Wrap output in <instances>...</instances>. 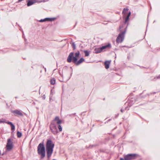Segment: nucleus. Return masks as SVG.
Instances as JSON below:
<instances>
[{
    "label": "nucleus",
    "mask_w": 160,
    "mask_h": 160,
    "mask_svg": "<svg viewBox=\"0 0 160 160\" xmlns=\"http://www.w3.org/2000/svg\"><path fill=\"white\" fill-rule=\"evenodd\" d=\"M54 144L51 140H48L46 143V150L47 158L49 159L53 152Z\"/></svg>",
    "instance_id": "f257e3e1"
},
{
    "label": "nucleus",
    "mask_w": 160,
    "mask_h": 160,
    "mask_svg": "<svg viewBox=\"0 0 160 160\" xmlns=\"http://www.w3.org/2000/svg\"><path fill=\"white\" fill-rule=\"evenodd\" d=\"M38 153L40 157V159H43L45 156V148L43 143H39L37 148Z\"/></svg>",
    "instance_id": "f03ea898"
},
{
    "label": "nucleus",
    "mask_w": 160,
    "mask_h": 160,
    "mask_svg": "<svg viewBox=\"0 0 160 160\" xmlns=\"http://www.w3.org/2000/svg\"><path fill=\"white\" fill-rule=\"evenodd\" d=\"M80 55L79 52H78L75 53V57L73 56V53L71 52L69 54L67 58V61L68 62H72H72H75L76 60H78L77 58H78Z\"/></svg>",
    "instance_id": "7ed1b4c3"
},
{
    "label": "nucleus",
    "mask_w": 160,
    "mask_h": 160,
    "mask_svg": "<svg viewBox=\"0 0 160 160\" xmlns=\"http://www.w3.org/2000/svg\"><path fill=\"white\" fill-rule=\"evenodd\" d=\"M126 32V30H125L119 34L116 39V42L117 43H121L123 41Z\"/></svg>",
    "instance_id": "20e7f679"
},
{
    "label": "nucleus",
    "mask_w": 160,
    "mask_h": 160,
    "mask_svg": "<svg viewBox=\"0 0 160 160\" xmlns=\"http://www.w3.org/2000/svg\"><path fill=\"white\" fill-rule=\"evenodd\" d=\"M56 124L54 123L51 122L49 127L50 130L55 135L58 132Z\"/></svg>",
    "instance_id": "39448f33"
},
{
    "label": "nucleus",
    "mask_w": 160,
    "mask_h": 160,
    "mask_svg": "<svg viewBox=\"0 0 160 160\" xmlns=\"http://www.w3.org/2000/svg\"><path fill=\"white\" fill-rule=\"evenodd\" d=\"M13 147V145L12 142L10 139H8L7 140L6 146L7 150L8 151H10L12 148Z\"/></svg>",
    "instance_id": "423d86ee"
},
{
    "label": "nucleus",
    "mask_w": 160,
    "mask_h": 160,
    "mask_svg": "<svg viewBox=\"0 0 160 160\" xmlns=\"http://www.w3.org/2000/svg\"><path fill=\"white\" fill-rule=\"evenodd\" d=\"M136 155V154H128L125 156L124 159L125 160H131L134 159Z\"/></svg>",
    "instance_id": "0eeeda50"
},
{
    "label": "nucleus",
    "mask_w": 160,
    "mask_h": 160,
    "mask_svg": "<svg viewBox=\"0 0 160 160\" xmlns=\"http://www.w3.org/2000/svg\"><path fill=\"white\" fill-rule=\"evenodd\" d=\"M51 122L54 123L55 124H60L62 123V121L60 120L59 117H56Z\"/></svg>",
    "instance_id": "6e6552de"
},
{
    "label": "nucleus",
    "mask_w": 160,
    "mask_h": 160,
    "mask_svg": "<svg viewBox=\"0 0 160 160\" xmlns=\"http://www.w3.org/2000/svg\"><path fill=\"white\" fill-rule=\"evenodd\" d=\"M12 112L14 114V115L16 116H22L23 114L21 112L18 110L12 111Z\"/></svg>",
    "instance_id": "1a4fd4ad"
},
{
    "label": "nucleus",
    "mask_w": 160,
    "mask_h": 160,
    "mask_svg": "<svg viewBox=\"0 0 160 160\" xmlns=\"http://www.w3.org/2000/svg\"><path fill=\"white\" fill-rule=\"evenodd\" d=\"M55 18H46L44 19H41L39 21L40 22H43L46 21H52L54 20Z\"/></svg>",
    "instance_id": "9d476101"
},
{
    "label": "nucleus",
    "mask_w": 160,
    "mask_h": 160,
    "mask_svg": "<svg viewBox=\"0 0 160 160\" xmlns=\"http://www.w3.org/2000/svg\"><path fill=\"white\" fill-rule=\"evenodd\" d=\"M84 61V59L83 58H81L78 61L77 60H76V61H73V62L76 65H78L81 64L82 62Z\"/></svg>",
    "instance_id": "9b49d317"
},
{
    "label": "nucleus",
    "mask_w": 160,
    "mask_h": 160,
    "mask_svg": "<svg viewBox=\"0 0 160 160\" xmlns=\"http://www.w3.org/2000/svg\"><path fill=\"white\" fill-rule=\"evenodd\" d=\"M111 48V44L109 43H108V44H107L106 45L103 46L101 47V50L102 51L105 50L106 49H107V48Z\"/></svg>",
    "instance_id": "f8f14e48"
},
{
    "label": "nucleus",
    "mask_w": 160,
    "mask_h": 160,
    "mask_svg": "<svg viewBox=\"0 0 160 160\" xmlns=\"http://www.w3.org/2000/svg\"><path fill=\"white\" fill-rule=\"evenodd\" d=\"M27 3L28 6H30L37 2L36 0H28Z\"/></svg>",
    "instance_id": "ddd939ff"
},
{
    "label": "nucleus",
    "mask_w": 160,
    "mask_h": 160,
    "mask_svg": "<svg viewBox=\"0 0 160 160\" xmlns=\"http://www.w3.org/2000/svg\"><path fill=\"white\" fill-rule=\"evenodd\" d=\"M111 61H107L104 63L105 68L106 69H108L109 67V65Z\"/></svg>",
    "instance_id": "4468645a"
},
{
    "label": "nucleus",
    "mask_w": 160,
    "mask_h": 160,
    "mask_svg": "<svg viewBox=\"0 0 160 160\" xmlns=\"http://www.w3.org/2000/svg\"><path fill=\"white\" fill-rule=\"evenodd\" d=\"M102 52L101 47L99 48H96L94 49V52L95 53H99Z\"/></svg>",
    "instance_id": "2eb2a0df"
},
{
    "label": "nucleus",
    "mask_w": 160,
    "mask_h": 160,
    "mask_svg": "<svg viewBox=\"0 0 160 160\" xmlns=\"http://www.w3.org/2000/svg\"><path fill=\"white\" fill-rule=\"evenodd\" d=\"M7 123L11 126V130L13 131L15 130V127L13 123L12 122H7Z\"/></svg>",
    "instance_id": "dca6fc26"
},
{
    "label": "nucleus",
    "mask_w": 160,
    "mask_h": 160,
    "mask_svg": "<svg viewBox=\"0 0 160 160\" xmlns=\"http://www.w3.org/2000/svg\"><path fill=\"white\" fill-rule=\"evenodd\" d=\"M85 53V56L87 57L89 55V52L87 50H85L83 51Z\"/></svg>",
    "instance_id": "f3484780"
},
{
    "label": "nucleus",
    "mask_w": 160,
    "mask_h": 160,
    "mask_svg": "<svg viewBox=\"0 0 160 160\" xmlns=\"http://www.w3.org/2000/svg\"><path fill=\"white\" fill-rule=\"evenodd\" d=\"M55 83V79L54 78H52L50 80V83L51 84L53 85Z\"/></svg>",
    "instance_id": "a211bd4d"
},
{
    "label": "nucleus",
    "mask_w": 160,
    "mask_h": 160,
    "mask_svg": "<svg viewBox=\"0 0 160 160\" xmlns=\"http://www.w3.org/2000/svg\"><path fill=\"white\" fill-rule=\"evenodd\" d=\"M17 135L18 138H20L22 136V133L21 132L18 131L17 132Z\"/></svg>",
    "instance_id": "6ab92c4d"
},
{
    "label": "nucleus",
    "mask_w": 160,
    "mask_h": 160,
    "mask_svg": "<svg viewBox=\"0 0 160 160\" xmlns=\"http://www.w3.org/2000/svg\"><path fill=\"white\" fill-rule=\"evenodd\" d=\"M128 10V9L124 8L123 11L122 13L125 14Z\"/></svg>",
    "instance_id": "aec40b11"
},
{
    "label": "nucleus",
    "mask_w": 160,
    "mask_h": 160,
    "mask_svg": "<svg viewBox=\"0 0 160 160\" xmlns=\"http://www.w3.org/2000/svg\"><path fill=\"white\" fill-rule=\"evenodd\" d=\"M58 128L59 129V130L60 132L62 131V127L60 124H58Z\"/></svg>",
    "instance_id": "412c9836"
},
{
    "label": "nucleus",
    "mask_w": 160,
    "mask_h": 160,
    "mask_svg": "<svg viewBox=\"0 0 160 160\" xmlns=\"http://www.w3.org/2000/svg\"><path fill=\"white\" fill-rule=\"evenodd\" d=\"M129 16H127V17L125 18V21L124 23H126L127 22V21L129 20Z\"/></svg>",
    "instance_id": "4be33fe9"
},
{
    "label": "nucleus",
    "mask_w": 160,
    "mask_h": 160,
    "mask_svg": "<svg viewBox=\"0 0 160 160\" xmlns=\"http://www.w3.org/2000/svg\"><path fill=\"white\" fill-rule=\"evenodd\" d=\"M72 47L73 49H75L76 48V46H75V44L74 42H73L72 43Z\"/></svg>",
    "instance_id": "5701e85b"
},
{
    "label": "nucleus",
    "mask_w": 160,
    "mask_h": 160,
    "mask_svg": "<svg viewBox=\"0 0 160 160\" xmlns=\"http://www.w3.org/2000/svg\"><path fill=\"white\" fill-rule=\"evenodd\" d=\"M5 119H1L0 120V123L5 122Z\"/></svg>",
    "instance_id": "b1692460"
},
{
    "label": "nucleus",
    "mask_w": 160,
    "mask_h": 160,
    "mask_svg": "<svg viewBox=\"0 0 160 160\" xmlns=\"http://www.w3.org/2000/svg\"><path fill=\"white\" fill-rule=\"evenodd\" d=\"M131 12H129L128 13V16L129 17H130V16L131 15Z\"/></svg>",
    "instance_id": "393cba45"
},
{
    "label": "nucleus",
    "mask_w": 160,
    "mask_h": 160,
    "mask_svg": "<svg viewBox=\"0 0 160 160\" xmlns=\"http://www.w3.org/2000/svg\"><path fill=\"white\" fill-rule=\"evenodd\" d=\"M122 28V26H120V27H119V30H120V29L121 28Z\"/></svg>",
    "instance_id": "a878e982"
},
{
    "label": "nucleus",
    "mask_w": 160,
    "mask_h": 160,
    "mask_svg": "<svg viewBox=\"0 0 160 160\" xmlns=\"http://www.w3.org/2000/svg\"><path fill=\"white\" fill-rule=\"evenodd\" d=\"M120 160H124V159L122 158H121Z\"/></svg>",
    "instance_id": "bb28decb"
},
{
    "label": "nucleus",
    "mask_w": 160,
    "mask_h": 160,
    "mask_svg": "<svg viewBox=\"0 0 160 160\" xmlns=\"http://www.w3.org/2000/svg\"><path fill=\"white\" fill-rule=\"evenodd\" d=\"M121 112H123V110L122 109H121Z\"/></svg>",
    "instance_id": "cd10ccee"
},
{
    "label": "nucleus",
    "mask_w": 160,
    "mask_h": 160,
    "mask_svg": "<svg viewBox=\"0 0 160 160\" xmlns=\"http://www.w3.org/2000/svg\"><path fill=\"white\" fill-rule=\"evenodd\" d=\"M160 78V75H159L158 76L157 78Z\"/></svg>",
    "instance_id": "c85d7f7f"
},
{
    "label": "nucleus",
    "mask_w": 160,
    "mask_h": 160,
    "mask_svg": "<svg viewBox=\"0 0 160 160\" xmlns=\"http://www.w3.org/2000/svg\"><path fill=\"white\" fill-rule=\"evenodd\" d=\"M1 152H0V155H1Z\"/></svg>",
    "instance_id": "c756f323"
},
{
    "label": "nucleus",
    "mask_w": 160,
    "mask_h": 160,
    "mask_svg": "<svg viewBox=\"0 0 160 160\" xmlns=\"http://www.w3.org/2000/svg\"><path fill=\"white\" fill-rule=\"evenodd\" d=\"M129 106L130 107L131 106V105H129Z\"/></svg>",
    "instance_id": "7c9ffc66"
},
{
    "label": "nucleus",
    "mask_w": 160,
    "mask_h": 160,
    "mask_svg": "<svg viewBox=\"0 0 160 160\" xmlns=\"http://www.w3.org/2000/svg\"><path fill=\"white\" fill-rule=\"evenodd\" d=\"M127 107H126V108H125V109H127Z\"/></svg>",
    "instance_id": "2f4dec72"
},
{
    "label": "nucleus",
    "mask_w": 160,
    "mask_h": 160,
    "mask_svg": "<svg viewBox=\"0 0 160 160\" xmlns=\"http://www.w3.org/2000/svg\"><path fill=\"white\" fill-rule=\"evenodd\" d=\"M56 160V159H53V160Z\"/></svg>",
    "instance_id": "473e14b6"
}]
</instances>
